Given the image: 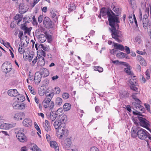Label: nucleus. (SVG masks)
<instances>
[{"instance_id": "f257e3e1", "label": "nucleus", "mask_w": 151, "mask_h": 151, "mask_svg": "<svg viewBox=\"0 0 151 151\" xmlns=\"http://www.w3.org/2000/svg\"><path fill=\"white\" fill-rule=\"evenodd\" d=\"M53 125L55 129H58L59 134L60 135V138H61L64 135L65 136L68 135V131L65 128V123H62L57 119L54 122Z\"/></svg>"}, {"instance_id": "f03ea898", "label": "nucleus", "mask_w": 151, "mask_h": 151, "mask_svg": "<svg viewBox=\"0 0 151 151\" xmlns=\"http://www.w3.org/2000/svg\"><path fill=\"white\" fill-rule=\"evenodd\" d=\"M108 20L109 22V25L111 28L117 27V29H119V26L118 23L119 22V18L117 17L115 14H111L108 17Z\"/></svg>"}, {"instance_id": "7ed1b4c3", "label": "nucleus", "mask_w": 151, "mask_h": 151, "mask_svg": "<svg viewBox=\"0 0 151 151\" xmlns=\"http://www.w3.org/2000/svg\"><path fill=\"white\" fill-rule=\"evenodd\" d=\"M116 28V27H115L112 28L111 29L110 28H109L111 33V35L112 37L116 41L119 42L121 41L120 38H122V32L119 30H117Z\"/></svg>"}, {"instance_id": "20e7f679", "label": "nucleus", "mask_w": 151, "mask_h": 151, "mask_svg": "<svg viewBox=\"0 0 151 151\" xmlns=\"http://www.w3.org/2000/svg\"><path fill=\"white\" fill-rule=\"evenodd\" d=\"M18 132L16 135V137L21 142H27V137L23 133L24 129L23 128H20L18 129Z\"/></svg>"}, {"instance_id": "39448f33", "label": "nucleus", "mask_w": 151, "mask_h": 151, "mask_svg": "<svg viewBox=\"0 0 151 151\" xmlns=\"http://www.w3.org/2000/svg\"><path fill=\"white\" fill-rule=\"evenodd\" d=\"M137 134L138 137L142 139H145L147 137L150 139V134L144 129H139Z\"/></svg>"}, {"instance_id": "423d86ee", "label": "nucleus", "mask_w": 151, "mask_h": 151, "mask_svg": "<svg viewBox=\"0 0 151 151\" xmlns=\"http://www.w3.org/2000/svg\"><path fill=\"white\" fill-rule=\"evenodd\" d=\"M23 1V0H18L17 3L19 4V12L21 14L25 13L28 9L29 8L24 5V4L23 3H20Z\"/></svg>"}, {"instance_id": "0eeeda50", "label": "nucleus", "mask_w": 151, "mask_h": 151, "mask_svg": "<svg viewBox=\"0 0 151 151\" xmlns=\"http://www.w3.org/2000/svg\"><path fill=\"white\" fill-rule=\"evenodd\" d=\"M100 13L103 17H104L107 15L108 17L111 13L114 15V13L112 12L110 8H107L105 7H103L101 8L100 9Z\"/></svg>"}, {"instance_id": "6e6552de", "label": "nucleus", "mask_w": 151, "mask_h": 151, "mask_svg": "<svg viewBox=\"0 0 151 151\" xmlns=\"http://www.w3.org/2000/svg\"><path fill=\"white\" fill-rule=\"evenodd\" d=\"M12 106L13 108L16 109L22 110L24 109L25 107V104L22 103L21 104L19 102L13 99Z\"/></svg>"}, {"instance_id": "1a4fd4ad", "label": "nucleus", "mask_w": 151, "mask_h": 151, "mask_svg": "<svg viewBox=\"0 0 151 151\" xmlns=\"http://www.w3.org/2000/svg\"><path fill=\"white\" fill-rule=\"evenodd\" d=\"M43 24L44 27L47 29H50L53 27L51 20L47 17H45L44 18Z\"/></svg>"}, {"instance_id": "9d476101", "label": "nucleus", "mask_w": 151, "mask_h": 151, "mask_svg": "<svg viewBox=\"0 0 151 151\" xmlns=\"http://www.w3.org/2000/svg\"><path fill=\"white\" fill-rule=\"evenodd\" d=\"M120 63L122 64V65L126 66H127V68H125L124 70L125 72L128 74L129 75L131 76V79H132V76H133V78H134L135 77V76H134V73L133 72L130 70L131 68V67L129 65V64L125 62H120Z\"/></svg>"}, {"instance_id": "9b49d317", "label": "nucleus", "mask_w": 151, "mask_h": 151, "mask_svg": "<svg viewBox=\"0 0 151 151\" xmlns=\"http://www.w3.org/2000/svg\"><path fill=\"white\" fill-rule=\"evenodd\" d=\"M12 65L10 63H9L7 62H6L3 63L2 65V70L5 73H7L11 71L12 69Z\"/></svg>"}, {"instance_id": "f8f14e48", "label": "nucleus", "mask_w": 151, "mask_h": 151, "mask_svg": "<svg viewBox=\"0 0 151 151\" xmlns=\"http://www.w3.org/2000/svg\"><path fill=\"white\" fill-rule=\"evenodd\" d=\"M61 144L63 147L66 149H68L71 144V141L69 138H67L61 142Z\"/></svg>"}, {"instance_id": "ddd939ff", "label": "nucleus", "mask_w": 151, "mask_h": 151, "mask_svg": "<svg viewBox=\"0 0 151 151\" xmlns=\"http://www.w3.org/2000/svg\"><path fill=\"white\" fill-rule=\"evenodd\" d=\"M42 76L39 72L35 73L34 77V81L36 85H38L40 83Z\"/></svg>"}, {"instance_id": "4468645a", "label": "nucleus", "mask_w": 151, "mask_h": 151, "mask_svg": "<svg viewBox=\"0 0 151 151\" xmlns=\"http://www.w3.org/2000/svg\"><path fill=\"white\" fill-rule=\"evenodd\" d=\"M136 80L134 79V78L133 79H130L129 81V82L131 84L130 88L133 91H135L136 92H138V88L135 86L136 83Z\"/></svg>"}, {"instance_id": "2eb2a0df", "label": "nucleus", "mask_w": 151, "mask_h": 151, "mask_svg": "<svg viewBox=\"0 0 151 151\" xmlns=\"http://www.w3.org/2000/svg\"><path fill=\"white\" fill-rule=\"evenodd\" d=\"M40 74L41 76L44 75L45 77H47L49 75V72L46 68H41L40 70Z\"/></svg>"}, {"instance_id": "dca6fc26", "label": "nucleus", "mask_w": 151, "mask_h": 151, "mask_svg": "<svg viewBox=\"0 0 151 151\" xmlns=\"http://www.w3.org/2000/svg\"><path fill=\"white\" fill-rule=\"evenodd\" d=\"M25 117V115L23 113H18L15 114L13 116V118L16 119L22 120Z\"/></svg>"}, {"instance_id": "f3484780", "label": "nucleus", "mask_w": 151, "mask_h": 151, "mask_svg": "<svg viewBox=\"0 0 151 151\" xmlns=\"http://www.w3.org/2000/svg\"><path fill=\"white\" fill-rule=\"evenodd\" d=\"M23 124L24 126L26 127H30L32 125V121L29 118H26L23 120Z\"/></svg>"}, {"instance_id": "a211bd4d", "label": "nucleus", "mask_w": 151, "mask_h": 151, "mask_svg": "<svg viewBox=\"0 0 151 151\" xmlns=\"http://www.w3.org/2000/svg\"><path fill=\"white\" fill-rule=\"evenodd\" d=\"M50 15L54 21L56 22L58 20V13L56 11L52 10L50 12Z\"/></svg>"}, {"instance_id": "6ab92c4d", "label": "nucleus", "mask_w": 151, "mask_h": 151, "mask_svg": "<svg viewBox=\"0 0 151 151\" xmlns=\"http://www.w3.org/2000/svg\"><path fill=\"white\" fill-rule=\"evenodd\" d=\"M8 94L10 96H14L16 97L18 95V93L16 89H10L8 90Z\"/></svg>"}, {"instance_id": "aec40b11", "label": "nucleus", "mask_w": 151, "mask_h": 151, "mask_svg": "<svg viewBox=\"0 0 151 151\" xmlns=\"http://www.w3.org/2000/svg\"><path fill=\"white\" fill-rule=\"evenodd\" d=\"M14 99L20 103L24 101L25 99L24 96L22 94H18L17 96Z\"/></svg>"}, {"instance_id": "412c9836", "label": "nucleus", "mask_w": 151, "mask_h": 151, "mask_svg": "<svg viewBox=\"0 0 151 151\" xmlns=\"http://www.w3.org/2000/svg\"><path fill=\"white\" fill-rule=\"evenodd\" d=\"M50 146L55 149V151H59V148L57 142L55 141H51L50 142Z\"/></svg>"}, {"instance_id": "4be33fe9", "label": "nucleus", "mask_w": 151, "mask_h": 151, "mask_svg": "<svg viewBox=\"0 0 151 151\" xmlns=\"http://www.w3.org/2000/svg\"><path fill=\"white\" fill-rule=\"evenodd\" d=\"M112 7L113 8V10L118 15L116 16H118V15L120 14L121 13L122 11L121 8L117 6H114V5L112 6Z\"/></svg>"}, {"instance_id": "5701e85b", "label": "nucleus", "mask_w": 151, "mask_h": 151, "mask_svg": "<svg viewBox=\"0 0 151 151\" xmlns=\"http://www.w3.org/2000/svg\"><path fill=\"white\" fill-rule=\"evenodd\" d=\"M114 48L116 49L119 50L121 51H123L124 50V47L122 45L114 43Z\"/></svg>"}, {"instance_id": "b1692460", "label": "nucleus", "mask_w": 151, "mask_h": 151, "mask_svg": "<svg viewBox=\"0 0 151 151\" xmlns=\"http://www.w3.org/2000/svg\"><path fill=\"white\" fill-rule=\"evenodd\" d=\"M38 64L41 66H43L45 64V60L44 57L43 56L38 57Z\"/></svg>"}, {"instance_id": "393cba45", "label": "nucleus", "mask_w": 151, "mask_h": 151, "mask_svg": "<svg viewBox=\"0 0 151 151\" xmlns=\"http://www.w3.org/2000/svg\"><path fill=\"white\" fill-rule=\"evenodd\" d=\"M51 99L49 98H46L43 101L42 104L43 105V107L44 108L46 109L47 108V105L50 103L51 101Z\"/></svg>"}, {"instance_id": "a878e982", "label": "nucleus", "mask_w": 151, "mask_h": 151, "mask_svg": "<svg viewBox=\"0 0 151 151\" xmlns=\"http://www.w3.org/2000/svg\"><path fill=\"white\" fill-rule=\"evenodd\" d=\"M59 116V118L58 120L62 123H64L65 124L67 119V116L65 114L61 115Z\"/></svg>"}, {"instance_id": "bb28decb", "label": "nucleus", "mask_w": 151, "mask_h": 151, "mask_svg": "<svg viewBox=\"0 0 151 151\" xmlns=\"http://www.w3.org/2000/svg\"><path fill=\"white\" fill-rule=\"evenodd\" d=\"M23 16L22 14H17L15 16L14 19L16 20H17V24L19 25L20 22H21Z\"/></svg>"}, {"instance_id": "cd10ccee", "label": "nucleus", "mask_w": 151, "mask_h": 151, "mask_svg": "<svg viewBox=\"0 0 151 151\" xmlns=\"http://www.w3.org/2000/svg\"><path fill=\"white\" fill-rule=\"evenodd\" d=\"M35 46L37 50L38 49L37 47L39 49H42L44 50L45 51H47L48 50V48H47L46 46L42 44H40V45H39L38 44H36L35 45Z\"/></svg>"}, {"instance_id": "c85d7f7f", "label": "nucleus", "mask_w": 151, "mask_h": 151, "mask_svg": "<svg viewBox=\"0 0 151 151\" xmlns=\"http://www.w3.org/2000/svg\"><path fill=\"white\" fill-rule=\"evenodd\" d=\"M55 102L56 105L60 106L63 103L62 99L60 97H57L55 100Z\"/></svg>"}, {"instance_id": "c756f323", "label": "nucleus", "mask_w": 151, "mask_h": 151, "mask_svg": "<svg viewBox=\"0 0 151 151\" xmlns=\"http://www.w3.org/2000/svg\"><path fill=\"white\" fill-rule=\"evenodd\" d=\"M71 105L70 103H65L63 106V109L65 111H68L71 109Z\"/></svg>"}, {"instance_id": "7c9ffc66", "label": "nucleus", "mask_w": 151, "mask_h": 151, "mask_svg": "<svg viewBox=\"0 0 151 151\" xmlns=\"http://www.w3.org/2000/svg\"><path fill=\"white\" fill-rule=\"evenodd\" d=\"M119 96L121 98H126L129 96V94L128 92L124 91L121 93Z\"/></svg>"}, {"instance_id": "2f4dec72", "label": "nucleus", "mask_w": 151, "mask_h": 151, "mask_svg": "<svg viewBox=\"0 0 151 151\" xmlns=\"http://www.w3.org/2000/svg\"><path fill=\"white\" fill-rule=\"evenodd\" d=\"M143 27L144 29L146 28L150 25V22L148 21V20H142Z\"/></svg>"}, {"instance_id": "473e14b6", "label": "nucleus", "mask_w": 151, "mask_h": 151, "mask_svg": "<svg viewBox=\"0 0 151 151\" xmlns=\"http://www.w3.org/2000/svg\"><path fill=\"white\" fill-rule=\"evenodd\" d=\"M37 56L38 57L41 56L45 57L46 56V53L42 50H39L37 51Z\"/></svg>"}, {"instance_id": "72a5a7b5", "label": "nucleus", "mask_w": 151, "mask_h": 151, "mask_svg": "<svg viewBox=\"0 0 151 151\" xmlns=\"http://www.w3.org/2000/svg\"><path fill=\"white\" fill-rule=\"evenodd\" d=\"M46 36L44 34H41L39 35V39L41 43L44 42L46 40Z\"/></svg>"}, {"instance_id": "f704fd0d", "label": "nucleus", "mask_w": 151, "mask_h": 151, "mask_svg": "<svg viewBox=\"0 0 151 151\" xmlns=\"http://www.w3.org/2000/svg\"><path fill=\"white\" fill-rule=\"evenodd\" d=\"M69 12H71L76 9L75 4L74 3L70 4L68 6Z\"/></svg>"}, {"instance_id": "c9c22d12", "label": "nucleus", "mask_w": 151, "mask_h": 151, "mask_svg": "<svg viewBox=\"0 0 151 151\" xmlns=\"http://www.w3.org/2000/svg\"><path fill=\"white\" fill-rule=\"evenodd\" d=\"M15 125L16 124L14 123L11 124L5 123V130H8L10 128H13L15 127Z\"/></svg>"}, {"instance_id": "e433bc0d", "label": "nucleus", "mask_w": 151, "mask_h": 151, "mask_svg": "<svg viewBox=\"0 0 151 151\" xmlns=\"http://www.w3.org/2000/svg\"><path fill=\"white\" fill-rule=\"evenodd\" d=\"M145 14L143 16L142 20L148 19L147 14H149V9L148 8H146L145 10Z\"/></svg>"}, {"instance_id": "4c0bfd02", "label": "nucleus", "mask_w": 151, "mask_h": 151, "mask_svg": "<svg viewBox=\"0 0 151 151\" xmlns=\"http://www.w3.org/2000/svg\"><path fill=\"white\" fill-rule=\"evenodd\" d=\"M142 41L141 37L139 36H137L134 38V42H137L138 44H140Z\"/></svg>"}, {"instance_id": "58836bf2", "label": "nucleus", "mask_w": 151, "mask_h": 151, "mask_svg": "<svg viewBox=\"0 0 151 151\" xmlns=\"http://www.w3.org/2000/svg\"><path fill=\"white\" fill-rule=\"evenodd\" d=\"M57 114L54 113L50 114V119L53 122L54 120H55L56 118Z\"/></svg>"}, {"instance_id": "ea45409f", "label": "nucleus", "mask_w": 151, "mask_h": 151, "mask_svg": "<svg viewBox=\"0 0 151 151\" xmlns=\"http://www.w3.org/2000/svg\"><path fill=\"white\" fill-rule=\"evenodd\" d=\"M38 28L37 29L36 31V32H42V31H44L45 29V28L42 27L41 25H38Z\"/></svg>"}, {"instance_id": "a19ab883", "label": "nucleus", "mask_w": 151, "mask_h": 151, "mask_svg": "<svg viewBox=\"0 0 151 151\" xmlns=\"http://www.w3.org/2000/svg\"><path fill=\"white\" fill-rule=\"evenodd\" d=\"M43 128L45 131L48 132L51 129V127L50 126L47 125L45 124H43Z\"/></svg>"}, {"instance_id": "79ce46f5", "label": "nucleus", "mask_w": 151, "mask_h": 151, "mask_svg": "<svg viewBox=\"0 0 151 151\" xmlns=\"http://www.w3.org/2000/svg\"><path fill=\"white\" fill-rule=\"evenodd\" d=\"M94 70H95L98 71L99 72H101L103 71V68L100 66H95Z\"/></svg>"}, {"instance_id": "37998d69", "label": "nucleus", "mask_w": 151, "mask_h": 151, "mask_svg": "<svg viewBox=\"0 0 151 151\" xmlns=\"http://www.w3.org/2000/svg\"><path fill=\"white\" fill-rule=\"evenodd\" d=\"M55 104L54 102L51 101L48 105H47V108H49L50 109H52L54 107Z\"/></svg>"}, {"instance_id": "c03bdc74", "label": "nucleus", "mask_w": 151, "mask_h": 151, "mask_svg": "<svg viewBox=\"0 0 151 151\" xmlns=\"http://www.w3.org/2000/svg\"><path fill=\"white\" fill-rule=\"evenodd\" d=\"M32 29V27L28 28L27 27L25 29L24 31V35L27 33L28 35H30V31Z\"/></svg>"}, {"instance_id": "a18cd8bd", "label": "nucleus", "mask_w": 151, "mask_h": 151, "mask_svg": "<svg viewBox=\"0 0 151 151\" xmlns=\"http://www.w3.org/2000/svg\"><path fill=\"white\" fill-rule=\"evenodd\" d=\"M137 94V93H132V96L133 99L135 100V101H138L139 102H140V101L139 99L137 98V97L136 95Z\"/></svg>"}, {"instance_id": "49530a36", "label": "nucleus", "mask_w": 151, "mask_h": 151, "mask_svg": "<svg viewBox=\"0 0 151 151\" xmlns=\"http://www.w3.org/2000/svg\"><path fill=\"white\" fill-rule=\"evenodd\" d=\"M136 102H134L133 104L135 106L136 109H138L140 106V104L141 103V102L140 101V102L138 101H136Z\"/></svg>"}, {"instance_id": "de8ad7c7", "label": "nucleus", "mask_w": 151, "mask_h": 151, "mask_svg": "<svg viewBox=\"0 0 151 151\" xmlns=\"http://www.w3.org/2000/svg\"><path fill=\"white\" fill-rule=\"evenodd\" d=\"M62 96L63 99H66L69 97V95L67 93H63L62 94Z\"/></svg>"}, {"instance_id": "09e8293b", "label": "nucleus", "mask_w": 151, "mask_h": 151, "mask_svg": "<svg viewBox=\"0 0 151 151\" xmlns=\"http://www.w3.org/2000/svg\"><path fill=\"white\" fill-rule=\"evenodd\" d=\"M28 55L29 56H27V55L26 56V58L27 59H28L29 61V62H30L33 59V58L34 57V55L32 54H30L29 55Z\"/></svg>"}, {"instance_id": "8fccbe9b", "label": "nucleus", "mask_w": 151, "mask_h": 151, "mask_svg": "<svg viewBox=\"0 0 151 151\" xmlns=\"http://www.w3.org/2000/svg\"><path fill=\"white\" fill-rule=\"evenodd\" d=\"M45 95L47 96L46 98H49L50 99H52V98L54 96V93L53 92H51L50 93H49L48 94H47V93H46Z\"/></svg>"}, {"instance_id": "3c124183", "label": "nucleus", "mask_w": 151, "mask_h": 151, "mask_svg": "<svg viewBox=\"0 0 151 151\" xmlns=\"http://www.w3.org/2000/svg\"><path fill=\"white\" fill-rule=\"evenodd\" d=\"M63 111V109L61 108H59L56 112V114H57V115L60 116L61 114H60V112L62 113Z\"/></svg>"}, {"instance_id": "603ef678", "label": "nucleus", "mask_w": 151, "mask_h": 151, "mask_svg": "<svg viewBox=\"0 0 151 151\" xmlns=\"http://www.w3.org/2000/svg\"><path fill=\"white\" fill-rule=\"evenodd\" d=\"M43 16L42 15H40L38 17V21L39 23H41L43 19Z\"/></svg>"}, {"instance_id": "864d4df0", "label": "nucleus", "mask_w": 151, "mask_h": 151, "mask_svg": "<svg viewBox=\"0 0 151 151\" xmlns=\"http://www.w3.org/2000/svg\"><path fill=\"white\" fill-rule=\"evenodd\" d=\"M139 62L140 64H141L143 66H145L147 65L146 62L144 58L141 61H140Z\"/></svg>"}, {"instance_id": "5fc2aeb1", "label": "nucleus", "mask_w": 151, "mask_h": 151, "mask_svg": "<svg viewBox=\"0 0 151 151\" xmlns=\"http://www.w3.org/2000/svg\"><path fill=\"white\" fill-rule=\"evenodd\" d=\"M46 39L48 41V42H51L52 40V38L50 35H46Z\"/></svg>"}, {"instance_id": "6e6d98bb", "label": "nucleus", "mask_w": 151, "mask_h": 151, "mask_svg": "<svg viewBox=\"0 0 151 151\" xmlns=\"http://www.w3.org/2000/svg\"><path fill=\"white\" fill-rule=\"evenodd\" d=\"M145 75L146 76V78L147 79H149L150 78V73L149 71L148 70H147L145 72Z\"/></svg>"}, {"instance_id": "4d7b16f0", "label": "nucleus", "mask_w": 151, "mask_h": 151, "mask_svg": "<svg viewBox=\"0 0 151 151\" xmlns=\"http://www.w3.org/2000/svg\"><path fill=\"white\" fill-rule=\"evenodd\" d=\"M27 27L26 26V23H24L22 24L20 27L21 29L23 30H24Z\"/></svg>"}, {"instance_id": "13d9d810", "label": "nucleus", "mask_w": 151, "mask_h": 151, "mask_svg": "<svg viewBox=\"0 0 151 151\" xmlns=\"http://www.w3.org/2000/svg\"><path fill=\"white\" fill-rule=\"evenodd\" d=\"M136 52L139 54L142 55H145L147 54L146 52H143L139 50H137Z\"/></svg>"}, {"instance_id": "bf43d9fd", "label": "nucleus", "mask_w": 151, "mask_h": 151, "mask_svg": "<svg viewBox=\"0 0 151 151\" xmlns=\"http://www.w3.org/2000/svg\"><path fill=\"white\" fill-rule=\"evenodd\" d=\"M35 127L36 129L37 130V131L40 134H41V131L40 129L38 126L37 124H35Z\"/></svg>"}, {"instance_id": "052dcab7", "label": "nucleus", "mask_w": 151, "mask_h": 151, "mask_svg": "<svg viewBox=\"0 0 151 151\" xmlns=\"http://www.w3.org/2000/svg\"><path fill=\"white\" fill-rule=\"evenodd\" d=\"M55 89L56 91V94H58L60 93V89L59 87H56L55 88Z\"/></svg>"}, {"instance_id": "680f3d73", "label": "nucleus", "mask_w": 151, "mask_h": 151, "mask_svg": "<svg viewBox=\"0 0 151 151\" xmlns=\"http://www.w3.org/2000/svg\"><path fill=\"white\" fill-rule=\"evenodd\" d=\"M18 51L20 54H22L24 53V49L22 48H21L20 47H19Z\"/></svg>"}, {"instance_id": "e2e57ef3", "label": "nucleus", "mask_w": 151, "mask_h": 151, "mask_svg": "<svg viewBox=\"0 0 151 151\" xmlns=\"http://www.w3.org/2000/svg\"><path fill=\"white\" fill-rule=\"evenodd\" d=\"M90 151H99V150L96 147H93L91 148Z\"/></svg>"}, {"instance_id": "0e129e2a", "label": "nucleus", "mask_w": 151, "mask_h": 151, "mask_svg": "<svg viewBox=\"0 0 151 151\" xmlns=\"http://www.w3.org/2000/svg\"><path fill=\"white\" fill-rule=\"evenodd\" d=\"M95 110L97 113L99 112L101 110L100 107L99 106H96L95 108Z\"/></svg>"}, {"instance_id": "69168bd1", "label": "nucleus", "mask_w": 151, "mask_h": 151, "mask_svg": "<svg viewBox=\"0 0 151 151\" xmlns=\"http://www.w3.org/2000/svg\"><path fill=\"white\" fill-rule=\"evenodd\" d=\"M38 148V147L36 145H34L32 147L31 150L33 151H36L37 149Z\"/></svg>"}, {"instance_id": "338daca9", "label": "nucleus", "mask_w": 151, "mask_h": 151, "mask_svg": "<svg viewBox=\"0 0 151 151\" xmlns=\"http://www.w3.org/2000/svg\"><path fill=\"white\" fill-rule=\"evenodd\" d=\"M140 77L142 78L141 81L142 82L144 83L146 82V80L142 75H140Z\"/></svg>"}, {"instance_id": "774afa93", "label": "nucleus", "mask_w": 151, "mask_h": 151, "mask_svg": "<svg viewBox=\"0 0 151 151\" xmlns=\"http://www.w3.org/2000/svg\"><path fill=\"white\" fill-rule=\"evenodd\" d=\"M143 58H142V57L139 55H137V60L139 62L141 61V60H142Z\"/></svg>"}]
</instances>
